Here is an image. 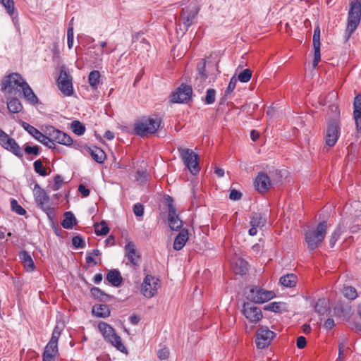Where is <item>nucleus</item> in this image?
Wrapping results in <instances>:
<instances>
[{
	"label": "nucleus",
	"instance_id": "obj_4",
	"mask_svg": "<svg viewBox=\"0 0 361 361\" xmlns=\"http://www.w3.org/2000/svg\"><path fill=\"white\" fill-rule=\"evenodd\" d=\"M25 79L18 73H12L3 78L1 84V90L7 94H12L14 91H21L24 87Z\"/></svg>",
	"mask_w": 361,
	"mask_h": 361
},
{
	"label": "nucleus",
	"instance_id": "obj_40",
	"mask_svg": "<svg viewBox=\"0 0 361 361\" xmlns=\"http://www.w3.org/2000/svg\"><path fill=\"white\" fill-rule=\"evenodd\" d=\"M91 294L92 296H94L95 298H97L100 300H108L111 296L106 293H105L104 291H102L100 288L97 287H93L91 289Z\"/></svg>",
	"mask_w": 361,
	"mask_h": 361
},
{
	"label": "nucleus",
	"instance_id": "obj_44",
	"mask_svg": "<svg viewBox=\"0 0 361 361\" xmlns=\"http://www.w3.org/2000/svg\"><path fill=\"white\" fill-rule=\"evenodd\" d=\"M216 98V90L212 88L207 90L206 95L204 99V102L206 104H212L215 102Z\"/></svg>",
	"mask_w": 361,
	"mask_h": 361
},
{
	"label": "nucleus",
	"instance_id": "obj_61",
	"mask_svg": "<svg viewBox=\"0 0 361 361\" xmlns=\"http://www.w3.org/2000/svg\"><path fill=\"white\" fill-rule=\"evenodd\" d=\"M307 341L305 337L301 336L297 338V347L299 349H302L306 346Z\"/></svg>",
	"mask_w": 361,
	"mask_h": 361
},
{
	"label": "nucleus",
	"instance_id": "obj_45",
	"mask_svg": "<svg viewBox=\"0 0 361 361\" xmlns=\"http://www.w3.org/2000/svg\"><path fill=\"white\" fill-rule=\"evenodd\" d=\"M61 331L58 326H56L53 330L51 339L48 342V344L58 345V341L61 336Z\"/></svg>",
	"mask_w": 361,
	"mask_h": 361
},
{
	"label": "nucleus",
	"instance_id": "obj_11",
	"mask_svg": "<svg viewBox=\"0 0 361 361\" xmlns=\"http://www.w3.org/2000/svg\"><path fill=\"white\" fill-rule=\"evenodd\" d=\"M191 85L182 83L171 96V102L178 104L188 103L192 97Z\"/></svg>",
	"mask_w": 361,
	"mask_h": 361
},
{
	"label": "nucleus",
	"instance_id": "obj_10",
	"mask_svg": "<svg viewBox=\"0 0 361 361\" xmlns=\"http://www.w3.org/2000/svg\"><path fill=\"white\" fill-rule=\"evenodd\" d=\"M199 9L196 7L192 8H183L181 10V13L179 18V26L180 30L183 33H185L189 27L191 26L195 20Z\"/></svg>",
	"mask_w": 361,
	"mask_h": 361
},
{
	"label": "nucleus",
	"instance_id": "obj_41",
	"mask_svg": "<svg viewBox=\"0 0 361 361\" xmlns=\"http://www.w3.org/2000/svg\"><path fill=\"white\" fill-rule=\"evenodd\" d=\"M344 296L349 300H354L357 297L356 289L353 286H346L343 289Z\"/></svg>",
	"mask_w": 361,
	"mask_h": 361
},
{
	"label": "nucleus",
	"instance_id": "obj_24",
	"mask_svg": "<svg viewBox=\"0 0 361 361\" xmlns=\"http://www.w3.org/2000/svg\"><path fill=\"white\" fill-rule=\"evenodd\" d=\"M23 97L25 99L31 104H36L39 102V99L33 90L28 85L27 82H25L23 88L21 90Z\"/></svg>",
	"mask_w": 361,
	"mask_h": 361
},
{
	"label": "nucleus",
	"instance_id": "obj_8",
	"mask_svg": "<svg viewBox=\"0 0 361 361\" xmlns=\"http://www.w3.org/2000/svg\"><path fill=\"white\" fill-rule=\"evenodd\" d=\"M59 89L66 96H71L73 94V78L68 68L65 66L60 68V74L57 79Z\"/></svg>",
	"mask_w": 361,
	"mask_h": 361
},
{
	"label": "nucleus",
	"instance_id": "obj_63",
	"mask_svg": "<svg viewBox=\"0 0 361 361\" xmlns=\"http://www.w3.org/2000/svg\"><path fill=\"white\" fill-rule=\"evenodd\" d=\"M78 191L82 194L83 197H87L90 195V190L83 184L79 185Z\"/></svg>",
	"mask_w": 361,
	"mask_h": 361
},
{
	"label": "nucleus",
	"instance_id": "obj_48",
	"mask_svg": "<svg viewBox=\"0 0 361 361\" xmlns=\"http://www.w3.org/2000/svg\"><path fill=\"white\" fill-rule=\"evenodd\" d=\"M59 353L58 345H54L51 344H47L44 348V350L42 354L44 355H49L52 356H56Z\"/></svg>",
	"mask_w": 361,
	"mask_h": 361
},
{
	"label": "nucleus",
	"instance_id": "obj_38",
	"mask_svg": "<svg viewBox=\"0 0 361 361\" xmlns=\"http://www.w3.org/2000/svg\"><path fill=\"white\" fill-rule=\"evenodd\" d=\"M95 233L97 235H105L109 231V228L107 226L106 223L104 221L100 223H96L94 225Z\"/></svg>",
	"mask_w": 361,
	"mask_h": 361
},
{
	"label": "nucleus",
	"instance_id": "obj_21",
	"mask_svg": "<svg viewBox=\"0 0 361 361\" xmlns=\"http://www.w3.org/2000/svg\"><path fill=\"white\" fill-rule=\"evenodd\" d=\"M188 229H181L174 240L173 249L177 251L182 250L188 240Z\"/></svg>",
	"mask_w": 361,
	"mask_h": 361
},
{
	"label": "nucleus",
	"instance_id": "obj_42",
	"mask_svg": "<svg viewBox=\"0 0 361 361\" xmlns=\"http://www.w3.org/2000/svg\"><path fill=\"white\" fill-rule=\"evenodd\" d=\"M33 167L35 171L39 174L42 176H45L47 175V169L44 167L42 162L40 159H37L34 161Z\"/></svg>",
	"mask_w": 361,
	"mask_h": 361
},
{
	"label": "nucleus",
	"instance_id": "obj_55",
	"mask_svg": "<svg viewBox=\"0 0 361 361\" xmlns=\"http://www.w3.org/2000/svg\"><path fill=\"white\" fill-rule=\"evenodd\" d=\"M147 172L145 169H137L136 171L135 180H147Z\"/></svg>",
	"mask_w": 361,
	"mask_h": 361
},
{
	"label": "nucleus",
	"instance_id": "obj_46",
	"mask_svg": "<svg viewBox=\"0 0 361 361\" xmlns=\"http://www.w3.org/2000/svg\"><path fill=\"white\" fill-rule=\"evenodd\" d=\"M11 207L12 211L16 212L18 215H25L26 214L25 209H23L15 199H11Z\"/></svg>",
	"mask_w": 361,
	"mask_h": 361
},
{
	"label": "nucleus",
	"instance_id": "obj_17",
	"mask_svg": "<svg viewBox=\"0 0 361 361\" xmlns=\"http://www.w3.org/2000/svg\"><path fill=\"white\" fill-rule=\"evenodd\" d=\"M159 279L154 278L152 275L147 274L142 284V292L147 298H152L157 291L159 287Z\"/></svg>",
	"mask_w": 361,
	"mask_h": 361
},
{
	"label": "nucleus",
	"instance_id": "obj_34",
	"mask_svg": "<svg viewBox=\"0 0 361 361\" xmlns=\"http://www.w3.org/2000/svg\"><path fill=\"white\" fill-rule=\"evenodd\" d=\"M77 223L76 219L71 212H66L64 214V219L61 222V226L66 229H71Z\"/></svg>",
	"mask_w": 361,
	"mask_h": 361
},
{
	"label": "nucleus",
	"instance_id": "obj_22",
	"mask_svg": "<svg viewBox=\"0 0 361 361\" xmlns=\"http://www.w3.org/2000/svg\"><path fill=\"white\" fill-rule=\"evenodd\" d=\"M22 127L26 130L30 135L35 137L37 141L43 144L44 141L45 133L42 131H39L35 127L31 126L27 122H22Z\"/></svg>",
	"mask_w": 361,
	"mask_h": 361
},
{
	"label": "nucleus",
	"instance_id": "obj_13",
	"mask_svg": "<svg viewBox=\"0 0 361 361\" xmlns=\"http://www.w3.org/2000/svg\"><path fill=\"white\" fill-rule=\"evenodd\" d=\"M0 143L8 151L12 152L16 157L21 158L23 156V151L16 141L0 128Z\"/></svg>",
	"mask_w": 361,
	"mask_h": 361
},
{
	"label": "nucleus",
	"instance_id": "obj_2",
	"mask_svg": "<svg viewBox=\"0 0 361 361\" xmlns=\"http://www.w3.org/2000/svg\"><path fill=\"white\" fill-rule=\"evenodd\" d=\"M327 222H320L316 228H308L305 231V240L310 250H314L324 241L326 234Z\"/></svg>",
	"mask_w": 361,
	"mask_h": 361
},
{
	"label": "nucleus",
	"instance_id": "obj_51",
	"mask_svg": "<svg viewBox=\"0 0 361 361\" xmlns=\"http://www.w3.org/2000/svg\"><path fill=\"white\" fill-rule=\"evenodd\" d=\"M73 26L71 24H69L68 30H67V44L68 47L71 49L73 46Z\"/></svg>",
	"mask_w": 361,
	"mask_h": 361
},
{
	"label": "nucleus",
	"instance_id": "obj_59",
	"mask_svg": "<svg viewBox=\"0 0 361 361\" xmlns=\"http://www.w3.org/2000/svg\"><path fill=\"white\" fill-rule=\"evenodd\" d=\"M237 82V78H235V75H233L228 83V85L227 87V89L226 90L225 92L228 93V94H231L234 89L235 88Z\"/></svg>",
	"mask_w": 361,
	"mask_h": 361
},
{
	"label": "nucleus",
	"instance_id": "obj_26",
	"mask_svg": "<svg viewBox=\"0 0 361 361\" xmlns=\"http://www.w3.org/2000/svg\"><path fill=\"white\" fill-rule=\"evenodd\" d=\"M346 228L347 226L344 221L339 223L334 233L331 234L329 240L330 246L331 247L335 245L336 241L339 239L341 234L346 231Z\"/></svg>",
	"mask_w": 361,
	"mask_h": 361
},
{
	"label": "nucleus",
	"instance_id": "obj_6",
	"mask_svg": "<svg viewBox=\"0 0 361 361\" xmlns=\"http://www.w3.org/2000/svg\"><path fill=\"white\" fill-rule=\"evenodd\" d=\"M98 327L103 336L112 345L122 353H127V349L122 343L121 337L116 334L114 329L109 324L101 322L99 324Z\"/></svg>",
	"mask_w": 361,
	"mask_h": 361
},
{
	"label": "nucleus",
	"instance_id": "obj_58",
	"mask_svg": "<svg viewBox=\"0 0 361 361\" xmlns=\"http://www.w3.org/2000/svg\"><path fill=\"white\" fill-rule=\"evenodd\" d=\"M133 212L136 216H142L144 214V207L140 203H137L133 206Z\"/></svg>",
	"mask_w": 361,
	"mask_h": 361
},
{
	"label": "nucleus",
	"instance_id": "obj_1",
	"mask_svg": "<svg viewBox=\"0 0 361 361\" xmlns=\"http://www.w3.org/2000/svg\"><path fill=\"white\" fill-rule=\"evenodd\" d=\"M42 131L45 133L43 145L55 152H59L61 150V147L56 144L67 147H70L73 144V139L68 134L56 129L52 126H43Z\"/></svg>",
	"mask_w": 361,
	"mask_h": 361
},
{
	"label": "nucleus",
	"instance_id": "obj_32",
	"mask_svg": "<svg viewBox=\"0 0 361 361\" xmlns=\"http://www.w3.org/2000/svg\"><path fill=\"white\" fill-rule=\"evenodd\" d=\"M101 74L99 71H92L88 76V82L92 90L98 88L100 82Z\"/></svg>",
	"mask_w": 361,
	"mask_h": 361
},
{
	"label": "nucleus",
	"instance_id": "obj_5",
	"mask_svg": "<svg viewBox=\"0 0 361 361\" xmlns=\"http://www.w3.org/2000/svg\"><path fill=\"white\" fill-rule=\"evenodd\" d=\"M161 121L159 118H143L135 123V134L143 137L147 134H153L160 127Z\"/></svg>",
	"mask_w": 361,
	"mask_h": 361
},
{
	"label": "nucleus",
	"instance_id": "obj_54",
	"mask_svg": "<svg viewBox=\"0 0 361 361\" xmlns=\"http://www.w3.org/2000/svg\"><path fill=\"white\" fill-rule=\"evenodd\" d=\"M321 60L320 47H314V59L312 61L313 67H317Z\"/></svg>",
	"mask_w": 361,
	"mask_h": 361
},
{
	"label": "nucleus",
	"instance_id": "obj_39",
	"mask_svg": "<svg viewBox=\"0 0 361 361\" xmlns=\"http://www.w3.org/2000/svg\"><path fill=\"white\" fill-rule=\"evenodd\" d=\"M73 132L77 135H82L85 132V126L79 121L75 120L71 124Z\"/></svg>",
	"mask_w": 361,
	"mask_h": 361
},
{
	"label": "nucleus",
	"instance_id": "obj_47",
	"mask_svg": "<svg viewBox=\"0 0 361 361\" xmlns=\"http://www.w3.org/2000/svg\"><path fill=\"white\" fill-rule=\"evenodd\" d=\"M320 33H321L320 27H319V25H317L315 26L314 30V34H313V37H312L313 47H321Z\"/></svg>",
	"mask_w": 361,
	"mask_h": 361
},
{
	"label": "nucleus",
	"instance_id": "obj_64",
	"mask_svg": "<svg viewBox=\"0 0 361 361\" xmlns=\"http://www.w3.org/2000/svg\"><path fill=\"white\" fill-rule=\"evenodd\" d=\"M324 327L327 329H331L335 326V323L333 319L329 318L327 319L324 324Z\"/></svg>",
	"mask_w": 361,
	"mask_h": 361
},
{
	"label": "nucleus",
	"instance_id": "obj_30",
	"mask_svg": "<svg viewBox=\"0 0 361 361\" xmlns=\"http://www.w3.org/2000/svg\"><path fill=\"white\" fill-rule=\"evenodd\" d=\"M7 108L10 113H18L22 111L23 105L18 99L11 97L7 99Z\"/></svg>",
	"mask_w": 361,
	"mask_h": 361
},
{
	"label": "nucleus",
	"instance_id": "obj_57",
	"mask_svg": "<svg viewBox=\"0 0 361 361\" xmlns=\"http://www.w3.org/2000/svg\"><path fill=\"white\" fill-rule=\"evenodd\" d=\"M197 71L200 79L202 80H205L207 78V75L205 73V62H203L202 64H198Z\"/></svg>",
	"mask_w": 361,
	"mask_h": 361
},
{
	"label": "nucleus",
	"instance_id": "obj_7",
	"mask_svg": "<svg viewBox=\"0 0 361 361\" xmlns=\"http://www.w3.org/2000/svg\"><path fill=\"white\" fill-rule=\"evenodd\" d=\"M180 157L184 164L192 175L200 171L199 156L190 149L178 147Z\"/></svg>",
	"mask_w": 361,
	"mask_h": 361
},
{
	"label": "nucleus",
	"instance_id": "obj_12",
	"mask_svg": "<svg viewBox=\"0 0 361 361\" xmlns=\"http://www.w3.org/2000/svg\"><path fill=\"white\" fill-rule=\"evenodd\" d=\"M275 297L274 291L266 290L258 287H252L247 298L255 303H264Z\"/></svg>",
	"mask_w": 361,
	"mask_h": 361
},
{
	"label": "nucleus",
	"instance_id": "obj_52",
	"mask_svg": "<svg viewBox=\"0 0 361 361\" xmlns=\"http://www.w3.org/2000/svg\"><path fill=\"white\" fill-rule=\"evenodd\" d=\"M24 151L27 154L37 156L39 153V147L37 145L30 146L27 145L25 146Z\"/></svg>",
	"mask_w": 361,
	"mask_h": 361
},
{
	"label": "nucleus",
	"instance_id": "obj_23",
	"mask_svg": "<svg viewBox=\"0 0 361 361\" xmlns=\"http://www.w3.org/2000/svg\"><path fill=\"white\" fill-rule=\"evenodd\" d=\"M19 258L27 271L31 272L35 270V265L34 261L27 251H21L19 253Z\"/></svg>",
	"mask_w": 361,
	"mask_h": 361
},
{
	"label": "nucleus",
	"instance_id": "obj_35",
	"mask_svg": "<svg viewBox=\"0 0 361 361\" xmlns=\"http://www.w3.org/2000/svg\"><path fill=\"white\" fill-rule=\"evenodd\" d=\"M0 3L5 7L7 13L11 16L14 25H16L18 19L13 16L15 10L13 0H0Z\"/></svg>",
	"mask_w": 361,
	"mask_h": 361
},
{
	"label": "nucleus",
	"instance_id": "obj_60",
	"mask_svg": "<svg viewBox=\"0 0 361 361\" xmlns=\"http://www.w3.org/2000/svg\"><path fill=\"white\" fill-rule=\"evenodd\" d=\"M242 197V193L236 190H231L229 194V198L231 200L237 201Z\"/></svg>",
	"mask_w": 361,
	"mask_h": 361
},
{
	"label": "nucleus",
	"instance_id": "obj_15",
	"mask_svg": "<svg viewBox=\"0 0 361 361\" xmlns=\"http://www.w3.org/2000/svg\"><path fill=\"white\" fill-rule=\"evenodd\" d=\"M166 200L168 204V221H169V226L171 228V229L173 231H178L183 226V222L180 219L178 215L176 214V209L173 205V198L169 196H166Z\"/></svg>",
	"mask_w": 361,
	"mask_h": 361
},
{
	"label": "nucleus",
	"instance_id": "obj_49",
	"mask_svg": "<svg viewBox=\"0 0 361 361\" xmlns=\"http://www.w3.org/2000/svg\"><path fill=\"white\" fill-rule=\"evenodd\" d=\"M271 178H274V176L269 174V170L268 168L266 171L259 172L255 180H271Z\"/></svg>",
	"mask_w": 361,
	"mask_h": 361
},
{
	"label": "nucleus",
	"instance_id": "obj_43",
	"mask_svg": "<svg viewBox=\"0 0 361 361\" xmlns=\"http://www.w3.org/2000/svg\"><path fill=\"white\" fill-rule=\"evenodd\" d=\"M252 74L251 70L246 68L238 74L237 80H238L241 82H247L250 80Z\"/></svg>",
	"mask_w": 361,
	"mask_h": 361
},
{
	"label": "nucleus",
	"instance_id": "obj_28",
	"mask_svg": "<svg viewBox=\"0 0 361 361\" xmlns=\"http://www.w3.org/2000/svg\"><path fill=\"white\" fill-rule=\"evenodd\" d=\"M314 310L319 315H324L329 310V300L319 298L315 304Z\"/></svg>",
	"mask_w": 361,
	"mask_h": 361
},
{
	"label": "nucleus",
	"instance_id": "obj_3",
	"mask_svg": "<svg viewBox=\"0 0 361 361\" xmlns=\"http://www.w3.org/2000/svg\"><path fill=\"white\" fill-rule=\"evenodd\" d=\"M361 18V3L358 0L351 2L347 19V27L345 33V41H348L351 35L355 31L360 24Z\"/></svg>",
	"mask_w": 361,
	"mask_h": 361
},
{
	"label": "nucleus",
	"instance_id": "obj_18",
	"mask_svg": "<svg viewBox=\"0 0 361 361\" xmlns=\"http://www.w3.org/2000/svg\"><path fill=\"white\" fill-rule=\"evenodd\" d=\"M243 313L250 322H256L262 318L261 310L249 302L244 304Z\"/></svg>",
	"mask_w": 361,
	"mask_h": 361
},
{
	"label": "nucleus",
	"instance_id": "obj_56",
	"mask_svg": "<svg viewBox=\"0 0 361 361\" xmlns=\"http://www.w3.org/2000/svg\"><path fill=\"white\" fill-rule=\"evenodd\" d=\"M157 356L160 360H166L169 356V350L166 348H163L157 351Z\"/></svg>",
	"mask_w": 361,
	"mask_h": 361
},
{
	"label": "nucleus",
	"instance_id": "obj_19",
	"mask_svg": "<svg viewBox=\"0 0 361 361\" xmlns=\"http://www.w3.org/2000/svg\"><path fill=\"white\" fill-rule=\"evenodd\" d=\"M126 257L134 266L140 264V256L137 253L136 246L132 241H129L125 246Z\"/></svg>",
	"mask_w": 361,
	"mask_h": 361
},
{
	"label": "nucleus",
	"instance_id": "obj_37",
	"mask_svg": "<svg viewBox=\"0 0 361 361\" xmlns=\"http://www.w3.org/2000/svg\"><path fill=\"white\" fill-rule=\"evenodd\" d=\"M273 182H253V187L259 193H264L272 188Z\"/></svg>",
	"mask_w": 361,
	"mask_h": 361
},
{
	"label": "nucleus",
	"instance_id": "obj_25",
	"mask_svg": "<svg viewBox=\"0 0 361 361\" xmlns=\"http://www.w3.org/2000/svg\"><path fill=\"white\" fill-rule=\"evenodd\" d=\"M106 280L113 286L118 287L123 281V278L121 273L117 269L110 270L106 275Z\"/></svg>",
	"mask_w": 361,
	"mask_h": 361
},
{
	"label": "nucleus",
	"instance_id": "obj_14",
	"mask_svg": "<svg viewBox=\"0 0 361 361\" xmlns=\"http://www.w3.org/2000/svg\"><path fill=\"white\" fill-rule=\"evenodd\" d=\"M275 336L274 332L269 330L267 326H261L256 334V345L259 349H264L268 347Z\"/></svg>",
	"mask_w": 361,
	"mask_h": 361
},
{
	"label": "nucleus",
	"instance_id": "obj_33",
	"mask_svg": "<svg viewBox=\"0 0 361 361\" xmlns=\"http://www.w3.org/2000/svg\"><path fill=\"white\" fill-rule=\"evenodd\" d=\"M279 282L287 288H292L296 285L297 276L293 274H288L280 278Z\"/></svg>",
	"mask_w": 361,
	"mask_h": 361
},
{
	"label": "nucleus",
	"instance_id": "obj_27",
	"mask_svg": "<svg viewBox=\"0 0 361 361\" xmlns=\"http://www.w3.org/2000/svg\"><path fill=\"white\" fill-rule=\"evenodd\" d=\"M92 312L98 317L105 318L110 315V309L106 304L96 305L92 308Z\"/></svg>",
	"mask_w": 361,
	"mask_h": 361
},
{
	"label": "nucleus",
	"instance_id": "obj_9",
	"mask_svg": "<svg viewBox=\"0 0 361 361\" xmlns=\"http://www.w3.org/2000/svg\"><path fill=\"white\" fill-rule=\"evenodd\" d=\"M33 195L37 207L49 216L52 214V209L49 204L50 198L47 192L36 183L34 185Z\"/></svg>",
	"mask_w": 361,
	"mask_h": 361
},
{
	"label": "nucleus",
	"instance_id": "obj_62",
	"mask_svg": "<svg viewBox=\"0 0 361 361\" xmlns=\"http://www.w3.org/2000/svg\"><path fill=\"white\" fill-rule=\"evenodd\" d=\"M345 347V341H343L338 344V357L336 361H340L343 357V350Z\"/></svg>",
	"mask_w": 361,
	"mask_h": 361
},
{
	"label": "nucleus",
	"instance_id": "obj_31",
	"mask_svg": "<svg viewBox=\"0 0 361 361\" xmlns=\"http://www.w3.org/2000/svg\"><path fill=\"white\" fill-rule=\"evenodd\" d=\"M267 223V216L264 214L255 213L252 215L250 220V226L255 227H262Z\"/></svg>",
	"mask_w": 361,
	"mask_h": 361
},
{
	"label": "nucleus",
	"instance_id": "obj_29",
	"mask_svg": "<svg viewBox=\"0 0 361 361\" xmlns=\"http://www.w3.org/2000/svg\"><path fill=\"white\" fill-rule=\"evenodd\" d=\"M269 174H271L274 178H271V180H281L286 179L288 176V171L285 169H275L274 166L269 167Z\"/></svg>",
	"mask_w": 361,
	"mask_h": 361
},
{
	"label": "nucleus",
	"instance_id": "obj_16",
	"mask_svg": "<svg viewBox=\"0 0 361 361\" xmlns=\"http://www.w3.org/2000/svg\"><path fill=\"white\" fill-rule=\"evenodd\" d=\"M340 137V127L338 123L336 121H330L327 123L325 142L329 147H333L337 142Z\"/></svg>",
	"mask_w": 361,
	"mask_h": 361
},
{
	"label": "nucleus",
	"instance_id": "obj_36",
	"mask_svg": "<svg viewBox=\"0 0 361 361\" xmlns=\"http://www.w3.org/2000/svg\"><path fill=\"white\" fill-rule=\"evenodd\" d=\"M90 152L92 159L97 162L102 163L104 160L105 154L102 149L94 147L93 149L90 148Z\"/></svg>",
	"mask_w": 361,
	"mask_h": 361
},
{
	"label": "nucleus",
	"instance_id": "obj_20",
	"mask_svg": "<svg viewBox=\"0 0 361 361\" xmlns=\"http://www.w3.org/2000/svg\"><path fill=\"white\" fill-rule=\"evenodd\" d=\"M353 117L355 121L356 131L361 133V93L354 98Z\"/></svg>",
	"mask_w": 361,
	"mask_h": 361
},
{
	"label": "nucleus",
	"instance_id": "obj_53",
	"mask_svg": "<svg viewBox=\"0 0 361 361\" xmlns=\"http://www.w3.org/2000/svg\"><path fill=\"white\" fill-rule=\"evenodd\" d=\"M72 243L73 246L76 248L82 249L85 247V242L79 235L74 236L72 238Z\"/></svg>",
	"mask_w": 361,
	"mask_h": 361
},
{
	"label": "nucleus",
	"instance_id": "obj_50",
	"mask_svg": "<svg viewBox=\"0 0 361 361\" xmlns=\"http://www.w3.org/2000/svg\"><path fill=\"white\" fill-rule=\"evenodd\" d=\"M281 302H272L264 306V310L271 311L274 312H280L281 309Z\"/></svg>",
	"mask_w": 361,
	"mask_h": 361
}]
</instances>
